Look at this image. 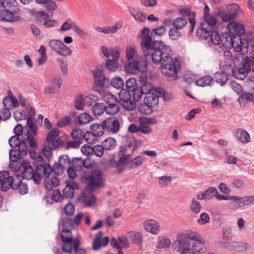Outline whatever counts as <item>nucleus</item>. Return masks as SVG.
<instances>
[{
    "mask_svg": "<svg viewBox=\"0 0 254 254\" xmlns=\"http://www.w3.org/2000/svg\"><path fill=\"white\" fill-rule=\"evenodd\" d=\"M141 50L143 56L151 58L154 64H161V70L163 75L171 77L177 74L180 68V61L170 56L171 47L162 41L153 40L141 48Z\"/></svg>",
    "mask_w": 254,
    "mask_h": 254,
    "instance_id": "f257e3e1",
    "label": "nucleus"
},
{
    "mask_svg": "<svg viewBox=\"0 0 254 254\" xmlns=\"http://www.w3.org/2000/svg\"><path fill=\"white\" fill-rule=\"evenodd\" d=\"M80 180L82 182L87 184L84 190L88 193H92L105 185L103 172L101 170L84 171L81 175Z\"/></svg>",
    "mask_w": 254,
    "mask_h": 254,
    "instance_id": "f03ea898",
    "label": "nucleus"
},
{
    "mask_svg": "<svg viewBox=\"0 0 254 254\" xmlns=\"http://www.w3.org/2000/svg\"><path fill=\"white\" fill-rule=\"evenodd\" d=\"M3 9L0 10V20L9 22L21 19L19 14L20 7L16 0H3Z\"/></svg>",
    "mask_w": 254,
    "mask_h": 254,
    "instance_id": "7ed1b4c3",
    "label": "nucleus"
},
{
    "mask_svg": "<svg viewBox=\"0 0 254 254\" xmlns=\"http://www.w3.org/2000/svg\"><path fill=\"white\" fill-rule=\"evenodd\" d=\"M19 136V135H13L8 140L9 146L13 148L9 151V159L13 162L26 156L28 152V146L25 143V139L24 138L20 139Z\"/></svg>",
    "mask_w": 254,
    "mask_h": 254,
    "instance_id": "20e7f679",
    "label": "nucleus"
},
{
    "mask_svg": "<svg viewBox=\"0 0 254 254\" xmlns=\"http://www.w3.org/2000/svg\"><path fill=\"white\" fill-rule=\"evenodd\" d=\"M29 13L37 24L43 26L45 28H53L58 23L57 20L51 19V15L44 10H38L35 8H32L29 10Z\"/></svg>",
    "mask_w": 254,
    "mask_h": 254,
    "instance_id": "39448f33",
    "label": "nucleus"
},
{
    "mask_svg": "<svg viewBox=\"0 0 254 254\" xmlns=\"http://www.w3.org/2000/svg\"><path fill=\"white\" fill-rule=\"evenodd\" d=\"M60 239L63 242L61 249L63 252L71 254L72 245L77 238H73L71 230L67 228H63L60 233Z\"/></svg>",
    "mask_w": 254,
    "mask_h": 254,
    "instance_id": "423d86ee",
    "label": "nucleus"
},
{
    "mask_svg": "<svg viewBox=\"0 0 254 254\" xmlns=\"http://www.w3.org/2000/svg\"><path fill=\"white\" fill-rule=\"evenodd\" d=\"M228 12L224 10L219 9L216 13V15L221 16L223 22L230 21L237 17L238 12L241 10V7L236 3H232L227 6Z\"/></svg>",
    "mask_w": 254,
    "mask_h": 254,
    "instance_id": "0eeeda50",
    "label": "nucleus"
},
{
    "mask_svg": "<svg viewBox=\"0 0 254 254\" xmlns=\"http://www.w3.org/2000/svg\"><path fill=\"white\" fill-rule=\"evenodd\" d=\"M71 160L67 154H63L59 156L58 161L55 162L53 165L55 175H62L66 168L71 166Z\"/></svg>",
    "mask_w": 254,
    "mask_h": 254,
    "instance_id": "6e6552de",
    "label": "nucleus"
},
{
    "mask_svg": "<svg viewBox=\"0 0 254 254\" xmlns=\"http://www.w3.org/2000/svg\"><path fill=\"white\" fill-rule=\"evenodd\" d=\"M227 29L232 35H234L237 41L240 42L243 39L241 36L245 33L244 26L236 21L230 22L227 25Z\"/></svg>",
    "mask_w": 254,
    "mask_h": 254,
    "instance_id": "1a4fd4ad",
    "label": "nucleus"
},
{
    "mask_svg": "<svg viewBox=\"0 0 254 254\" xmlns=\"http://www.w3.org/2000/svg\"><path fill=\"white\" fill-rule=\"evenodd\" d=\"M190 245L188 236L186 234L182 233L178 235L176 240L172 244V247L177 252H180L184 249L190 247Z\"/></svg>",
    "mask_w": 254,
    "mask_h": 254,
    "instance_id": "9d476101",
    "label": "nucleus"
},
{
    "mask_svg": "<svg viewBox=\"0 0 254 254\" xmlns=\"http://www.w3.org/2000/svg\"><path fill=\"white\" fill-rule=\"evenodd\" d=\"M93 75L96 84L101 87H109V78L104 74L103 69L96 68L93 71Z\"/></svg>",
    "mask_w": 254,
    "mask_h": 254,
    "instance_id": "9b49d317",
    "label": "nucleus"
},
{
    "mask_svg": "<svg viewBox=\"0 0 254 254\" xmlns=\"http://www.w3.org/2000/svg\"><path fill=\"white\" fill-rule=\"evenodd\" d=\"M103 126L105 130L113 133H117L120 129V122L115 117L111 116L103 121Z\"/></svg>",
    "mask_w": 254,
    "mask_h": 254,
    "instance_id": "f8f14e48",
    "label": "nucleus"
},
{
    "mask_svg": "<svg viewBox=\"0 0 254 254\" xmlns=\"http://www.w3.org/2000/svg\"><path fill=\"white\" fill-rule=\"evenodd\" d=\"M236 52H241L242 54H245L248 53L249 49H251V52L254 50V37L243 38L240 40L239 45H237Z\"/></svg>",
    "mask_w": 254,
    "mask_h": 254,
    "instance_id": "ddd939ff",
    "label": "nucleus"
},
{
    "mask_svg": "<svg viewBox=\"0 0 254 254\" xmlns=\"http://www.w3.org/2000/svg\"><path fill=\"white\" fill-rule=\"evenodd\" d=\"M221 44L223 45L225 49L233 48L236 51L237 45H239V42L237 41L234 35H232L229 32H226L221 36Z\"/></svg>",
    "mask_w": 254,
    "mask_h": 254,
    "instance_id": "4468645a",
    "label": "nucleus"
},
{
    "mask_svg": "<svg viewBox=\"0 0 254 254\" xmlns=\"http://www.w3.org/2000/svg\"><path fill=\"white\" fill-rule=\"evenodd\" d=\"M212 30V27L207 26L205 22L202 21L196 32V35L199 39L207 40L209 39Z\"/></svg>",
    "mask_w": 254,
    "mask_h": 254,
    "instance_id": "2eb2a0df",
    "label": "nucleus"
},
{
    "mask_svg": "<svg viewBox=\"0 0 254 254\" xmlns=\"http://www.w3.org/2000/svg\"><path fill=\"white\" fill-rule=\"evenodd\" d=\"M147 74L143 73V76L139 75L138 79L139 87L141 89V92L145 95L152 92L151 85L147 82Z\"/></svg>",
    "mask_w": 254,
    "mask_h": 254,
    "instance_id": "dca6fc26",
    "label": "nucleus"
},
{
    "mask_svg": "<svg viewBox=\"0 0 254 254\" xmlns=\"http://www.w3.org/2000/svg\"><path fill=\"white\" fill-rule=\"evenodd\" d=\"M158 95L153 92L148 93L144 97V103L147 105L148 107H154L158 104Z\"/></svg>",
    "mask_w": 254,
    "mask_h": 254,
    "instance_id": "f3484780",
    "label": "nucleus"
},
{
    "mask_svg": "<svg viewBox=\"0 0 254 254\" xmlns=\"http://www.w3.org/2000/svg\"><path fill=\"white\" fill-rule=\"evenodd\" d=\"M150 31V30L149 28L147 27H145L142 28L141 32V35L139 37V38L142 39L140 44L141 48L153 40V35L151 34L150 35H149Z\"/></svg>",
    "mask_w": 254,
    "mask_h": 254,
    "instance_id": "a211bd4d",
    "label": "nucleus"
},
{
    "mask_svg": "<svg viewBox=\"0 0 254 254\" xmlns=\"http://www.w3.org/2000/svg\"><path fill=\"white\" fill-rule=\"evenodd\" d=\"M21 165L24 168L22 174L23 178L28 180L31 179L33 177L34 171L29 162L27 160H23Z\"/></svg>",
    "mask_w": 254,
    "mask_h": 254,
    "instance_id": "6ab92c4d",
    "label": "nucleus"
},
{
    "mask_svg": "<svg viewBox=\"0 0 254 254\" xmlns=\"http://www.w3.org/2000/svg\"><path fill=\"white\" fill-rule=\"evenodd\" d=\"M145 230L153 234L159 233V225L157 222L153 220H149L145 221L144 224Z\"/></svg>",
    "mask_w": 254,
    "mask_h": 254,
    "instance_id": "aec40b11",
    "label": "nucleus"
},
{
    "mask_svg": "<svg viewBox=\"0 0 254 254\" xmlns=\"http://www.w3.org/2000/svg\"><path fill=\"white\" fill-rule=\"evenodd\" d=\"M227 206L232 210H236L239 208L245 207L243 197L233 195L232 201L228 204Z\"/></svg>",
    "mask_w": 254,
    "mask_h": 254,
    "instance_id": "412c9836",
    "label": "nucleus"
},
{
    "mask_svg": "<svg viewBox=\"0 0 254 254\" xmlns=\"http://www.w3.org/2000/svg\"><path fill=\"white\" fill-rule=\"evenodd\" d=\"M37 3L43 4L48 12H52L51 17H53V11L57 9L58 6L53 0H35Z\"/></svg>",
    "mask_w": 254,
    "mask_h": 254,
    "instance_id": "4be33fe9",
    "label": "nucleus"
},
{
    "mask_svg": "<svg viewBox=\"0 0 254 254\" xmlns=\"http://www.w3.org/2000/svg\"><path fill=\"white\" fill-rule=\"evenodd\" d=\"M35 171L40 174L44 173L46 175V178H49L52 173H54V169H53V166L47 163L46 165L38 164Z\"/></svg>",
    "mask_w": 254,
    "mask_h": 254,
    "instance_id": "5701e85b",
    "label": "nucleus"
},
{
    "mask_svg": "<svg viewBox=\"0 0 254 254\" xmlns=\"http://www.w3.org/2000/svg\"><path fill=\"white\" fill-rule=\"evenodd\" d=\"M89 128L92 136L94 137L102 136L105 130L103 126V122L101 124L95 123L90 125Z\"/></svg>",
    "mask_w": 254,
    "mask_h": 254,
    "instance_id": "b1692460",
    "label": "nucleus"
},
{
    "mask_svg": "<svg viewBox=\"0 0 254 254\" xmlns=\"http://www.w3.org/2000/svg\"><path fill=\"white\" fill-rule=\"evenodd\" d=\"M100 67L103 69H104L105 67H106L109 71H115L120 70L122 66L119 63H117V62L112 61L111 59H107L105 64L101 65Z\"/></svg>",
    "mask_w": 254,
    "mask_h": 254,
    "instance_id": "393cba45",
    "label": "nucleus"
},
{
    "mask_svg": "<svg viewBox=\"0 0 254 254\" xmlns=\"http://www.w3.org/2000/svg\"><path fill=\"white\" fill-rule=\"evenodd\" d=\"M34 136L28 137V138H24L25 139V143H28L29 149H28V152L30 156L32 158H34L36 157V153L35 148L37 147V143L34 139Z\"/></svg>",
    "mask_w": 254,
    "mask_h": 254,
    "instance_id": "a878e982",
    "label": "nucleus"
},
{
    "mask_svg": "<svg viewBox=\"0 0 254 254\" xmlns=\"http://www.w3.org/2000/svg\"><path fill=\"white\" fill-rule=\"evenodd\" d=\"M235 135L237 138L243 143H248L251 140L250 136L249 133L244 129H237L236 131Z\"/></svg>",
    "mask_w": 254,
    "mask_h": 254,
    "instance_id": "bb28decb",
    "label": "nucleus"
},
{
    "mask_svg": "<svg viewBox=\"0 0 254 254\" xmlns=\"http://www.w3.org/2000/svg\"><path fill=\"white\" fill-rule=\"evenodd\" d=\"M204 243L205 240H199L194 242L192 245V249H191V252H194V254H203L205 253L203 249Z\"/></svg>",
    "mask_w": 254,
    "mask_h": 254,
    "instance_id": "cd10ccee",
    "label": "nucleus"
},
{
    "mask_svg": "<svg viewBox=\"0 0 254 254\" xmlns=\"http://www.w3.org/2000/svg\"><path fill=\"white\" fill-rule=\"evenodd\" d=\"M60 134V130L57 128H54L51 130L49 131L46 137V141L49 145H53V143L55 142V140H57L56 138L59 136Z\"/></svg>",
    "mask_w": 254,
    "mask_h": 254,
    "instance_id": "c85d7f7f",
    "label": "nucleus"
},
{
    "mask_svg": "<svg viewBox=\"0 0 254 254\" xmlns=\"http://www.w3.org/2000/svg\"><path fill=\"white\" fill-rule=\"evenodd\" d=\"M129 11L134 18L140 22H143L146 19V14L135 8H129Z\"/></svg>",
    "mask_w": 254,
    "mask_h": 254,
    "instance_id": "c756f323",
    "label": "nucleus"
},
{
    "mask_svg": "<svg viewBox=\"0 0 254 254\" xmlns=\"http://www.w3.org/2000/svg\"><path fill=\"white\" fill-rule=\"evenodd\" d=\"M110 86L118 90L122 89L124 86V81L120 76L114 77L111 80L109 78V87Z\"/></svg>",
    "mask_w": 254,
    "mask_h": 254,
    "instance_id": "7c9ffc66",
    "label": "nucleus"
},
{
    "mask_svg": "<svg viewBox=\"0 0 254 254\" xmlns=\"http://www.w3.org/2000/svg\"><path fill=\"white\" fill-rule=\"evenodd\" d=\"M213 78L209 75H205L195 81V84L199 86L204 87L205 86L210 85L213 82Z\"/></svg>",
    "mask_w": 254,
    "mask_h": 254,
    "instance_id": "2f4dec72",
    "label": "nucleus"
},
{
    "mask_svg": "<svg viewBox=\"0 0 254 254\" xmlns=\"http://www.w3.org/2000/svg\"><path fill=\"white\" fill-rule=\"evenodd\" d=\"M144 156L138 155L129 162L128 169L131 170L140 166L144 162Z\"/></svg>",
    "mask_w": 254,
    "mask_h": 254,
    "instance_id": "473e14b6",
    "label": "nucleus"
},
{
    "mask_svg": "<svg viewBox=\"0 0 254 254\" xmlns=\"http://www.w3.org/2000/svg\"><path fill=\"white\" fill-rule=\"evenodd\" d=\"M45 187L46 189L50 190L52 189V186L54 187H57L59 186L60 181L56 176H52L51 178H46L45 179Z\"/></svg>",
    "mask_w": 254,
    "mask_h": 254,
    "instance_id": "72a5a7b5",
    "label": "nucleus"
},
{
    "mask_svg": "<svg viewBox=\"0 0 254 254\" xmlns=\"http://www.w3.org/2000/svg\"><path fill=\"white\" fill-rule=\"evenodd\" d=\"M118 101H115L105 106V112L111 116L116 114L120 111V107L117 105Z\"/></svg>",
    "mask_w": 254,
    "mask_h": 254,
    "instance_id": "f704fd0d",
    "label": "nucleus"
},
{
    "mask_svg": "<svg viewBox=\"0 0 254 254\" xmlns=\"http://www.w3.org/2000/svg\"><path fill=\"white\" fill-rule=\"evenodd\" d=\"M102 145L105 150H112L115 148L117 145V141L114 138L109 137L103 141Z\"/></svg>",
    "mask_w": 254,
    "mask_h": 254,
    "instance_id": "c9c22d12",
    "label": "nucleus"
},
{
    "mask_svg": "<svg viewBox=\"0 0 254 254\" xmlns=\"http://www.w3.org/2000/svg\"><path fill=\"white\" fill-rule=\"evenodd\" d=\"M249 60L248 59H244L243 63H242V67L238 68L237 71L239 73L243 74L246 76L247 75L248 72L251 71L252 69V66L249 63V62H248Z\"/></svg>",
    "mask_w": 254,
    "mask_h": 254,
    "instance_id": "e433bc0d",
    "label": "nucleus"
},
{
    "mask_svg": "<svg viewBox=\"0 0 254 254\" xmlns=\"http://www.w3.org/2000/svg\"><path fill=\"white\" fill-rule=\"evenodd\" d=\"M214 78L216 82L221 86L225 85L228 80L227 75L223 72H216L214 75Z\"/></svg>",
    "mask_w": 254,
    "mask_h": 254,
    "instance_id": "4c0bfd02",
    "label": "nucleus"
},
{
    "mask_svg": "<svg viewBox=\"0 0 254 254\" xmlns=\"http://www.w3.org/2000/svg\"><path fill=\"white\" fill-rule=\"evenodd\" d=\"M135 64H137V67H136V71H139L140 72V74L139 75H142L143 73L145 74H147V61L146 60H142V61H135Z\"/></svg>",
    "mask_w": 254,
    "mask_h": 254,
    "instance_id": "58836bf2",
    "label": "nucleus"
},
{
    "mask_svg": "<svg viewBox=\"0 0 254 254\" xmlns=\"http://www.w3.org/2000/svg\"><path fill=\"white\" fill-rule=\"evenodd\" d=\"M84 164L83 160L79 157H74L71 160V166L75 169V170H78V172H81L83 174V165Z\"/></svg>",
    "mask_w": 254,
    "mask_h": 254,
    "instance_id": "ea45409f",
    "label": "nucleus"
},
{
    "mask_svg": "<svg viewBox=\"0 0 254 254\" xmlns=\"http://www.w3.org/2000/svg\"><path fill=\"white\" fill-rule=\"evenodd\" d=\"M13 181V178L9 176V173L7 171H2L0 172V184H11Z\"/></svg>",
    "mask_w": 254,
    "mask_h": 254,
    "instance_id": "a19ab883",
    "label": "nucleus"
},
{
    "mask_svg": "<svg viewBox=\"0 0 254 254\" xmlns=\"http://www.w3.org/2000/svg\"><path fill=\"white\" fill-rule=\"evenodd\" d=\"M26 126L31 131L34 135H36L37 133V127L36 125V121L31 117H27Z\"/></svg>",
    "mask_w": 254,
    "mask_h": 254,
    "instance_id": "79ce46f5",
    "label": "nucleus"
},
{
    "mask_svg": "<svg viewBox=\"0 0 254 254\" xmlns=\"http://www.w3.org/2000/svg\"><path fill=\"white\" fill-rule=\"evenodd\" d=\"M71 135L73 140L75 141H79V142L84 139V137H85L83 131L78 128L73 129L71 133Z\"/></svg>",
    "mask_w": 254,
    "mask_h": 254,
    "instance_id": "37998d69",
    "label": "nucleus"
},
{
    "mask_svg": "<svg viewBox=\"0 0 254 254\" xmlns=\"http://www.w3.org/2000/svg\"><path fill=\"white\" fill-rule=\"evenodd\" d=\"M105 112V105L104 103H96L92 107V112L94 116L100 115Z\"/></svg>",
    "mask_w": 254,
    "mask_h": 254,
    "instance_id": "c03bdc74",
    "label": "nucleus"
},
{
    "mask_svg": "<svg viewBox=\"0 0 254 254\" xmlns=\"http://www.w3.org/2000/svg\"><path fill=\"white\" fill-rule=\"evenodd\" d=\"M209 39L215 45H221V36L219 35L217 31L212 30L210 36H209Z\"/></svg>",
    "mask_w": 254,
    "mask_h": 254,
    "instance_id": "a18cd8bd",
    "label": "nucleus"
},
{
    "mask_svg": "<svg viewBox=\"0 0 254 254\" xmlns=\"http://www.w3.org/2000/svg\"><path fill=\"white\" fill-rule=\"evenodd\" d=\"M188 23L187 20L184 17H180L175 19L173 22V25L177 29H183L185 27Z\"/></svg>",
    "mask_w": 254,
    "mask_h": 254,
    "instance_id": "49530a36",
    "label": "nucleus"
},
{
    "mask_svg": "<svg viewBox=\"0 0 254 254\" xmlns=\"http://www.w3.org/2000/svg\"><path fill=\"white\" fill-rule=\"evenodd\" d=\"M83 202L86 205L89 207L94 206L97 201V197L94 194H91L90 197H88L87 195L83 193Z\"/></svg>",
    "mask_w": 254,
    "mask_h": 254,
    "instance_id": "de8ad7c7",
    "label": "nucleus"
},
{
    "mask_svg": "<svg viewBox=\"0 0 254 254\" xmlns=\"http://www.w3.org/2000/svg\"><path fill=\"white\" fill-rule=\"evenodd\" d=\"M93 118L86 112L80 114L77 117V121L79 124L83 125L89 123Z\"/></svg>",
    "mask_w": 254,
    "mask_h": 254,
    "instance_id": "09e8293b",
    "label": "nucleus"
},
{
    "mask_svg": "<svg viewBox=\"0 0 254 254\" xmlns=\"http://www.w3.org/2000/svg\"><path fill=\"white\" fill-rule=\"evenodd\" d=\"M137 64H135V61H129L125 65V69L127 73L134 74L136 71Z\"/></svg>",
    "mask_w": 254,
    "mask_h": 254,
    "instance_id": "8fccbe9b",
    "label": "nucleus"
},
{
    "mask_svg": "<svg viewBox=\"0 0 254 254\" xmlns=\"http://www.w3.org/2000/svg\"><path fill=\"white\" fill-rule=\"evenodd\" d=\"M102 235L103 233L101 231H99L96 233L95 235V238L94 239L93 242L92 249L94 251H97L100 248H101V239Z\"/></svg>",
    "mask_w": 254,
    "mask_h": 254,
    "instance_id": "3c124183",
    "label": "nucleus"
},
{
    "mask_svg": "<svg viewBox=\"0 0 254 254\" xmlns=\"http://www.w3.org/2000/svg\"><path fill=\"white\" fill-rule=\"evenodd\" d=\"M98 100L97 96L94 94H90L84 98V105L88 107L93 106L94 104L97 103Z\"/></svg>",
    "mask_w": 254,
    "mask_h": 254,
    "instance_id": "603ef678",
    "label": "nucleus"
},
{
    "mask_svg": "<svg viewBox=\"0 0 254 254\" xmlns=\"http://www.w3.org/2000/svg\"><path fill=\"white\" fill-rule=\"evenodd\" d=\"M126 87L127 91H130L133 88L137 87L139 85L138 80L134 77L129 78L126 81Z\"/></svg>",
    "mask_w": 254,
    "mask_h": 254,
    "instance_id": "864d4df0",
    "label": "nucleus"
},
{
    "mask_svg": "<svg viewBox=\"0 0 254 254\" xmlns=\"http://www.w3.org/2000/svg\"><path fill=\"white\" fill-rule=\"evenodd\" d=\"M216 15H213L211 14H208V16H207V18L205 16H203L204 21L203 22H205L207 24V26L212 27L213 29V27L215 26L217 23V19L216 18Z\"/></svg>",
    "mask_w": 254,
    "mask_h": 254,
    "instance_id": "5fc2aeb1",
    "label": "nucleus"
},
{
    "mask_svg": "<svg viewBox=\"0 0 254 254\" xmlns=\"http://www.w3.org/2000/svg\"><path fill=\"white\" fill-rule=\"evenodd\" d=\"M238 100L240 105L242 102L251 101L254 103V95L249 92H245L239 97Z\"/></svg>",
    "mask_w": 254,
    "mask_h": 254,
    "instance_id": "6e6d98bb",
    "label": "nucleus"
},
{
    "mask_svg": "<svg viewBox=\"0 0 254 254\" xmlns=\"http://www.w3.org/2000/svg\"><path fill=\"white\" fill-rule=\"evenodd\" d=\"M171 244V241L169 239L163 237L159 239L156 245V247L158 248H168L170 247Z\"/></svg>",
    "mask_w": 254,
    "mask_h": 254,
    "instance_id": "4d7b16f0",
    "label": "nucleus"
},
{
    "mask_svg": "<svg viewBox=\"0 0 254 254\" xmlns=\"http://www.w3.org/2000/svg\"><path fill=\"white\" fill-rule=\"evenodd\" d=\"M130 237L131 241L132 242L137 244L139 247H140V246L142 245V236L141 233L138 232L130 233Z\"/></svg>",
    "mask_w": 254,
    "mask_h": 254,
    "instance_id": "13d9d810",
    "label": "nucleus"
},
{
    "mask_svg": "<svg viewBox=\"0 0 254 254\" xmlns=\"http://www.w3.org/2000/svg\"><path fill=\"white\" fill-rule=\"evenodd\" d=\"M80 242L79 239H76L74 244L72 245V250L78 254H86L85 249L79 248Z\"/></svg>",
    "mask_w": 254,
    "mask_h": 254,
    "instance_id": "bf43d9fd",
    "label": "nucleus"
},
{
    "mask_svg": "<svg viewBox=\"0 0 254 254\" xmlns=\"http://www.w3.org/2000/svg\"><path fill=\"white\" fill-rule=\"evenodd\" d=\"M75 108L76 110H82L84 106V97L81 94L74 100Z\"/></svg>",
    "mask_w": 254,
    "mask_h": 254,
    "instance_id": "052dcab7",
    "label": "nucleus"
},
{
    "mask_svg": "<svg viewBox=\"0 0 254 254\" xmlns=\"http://www.w3.org/2000/svg\"><path fill=\"white\" fill-rule=\"evenodd\" d=\"M92 155L95 154L97 157H101L104 154V147L103 145H96L92 146Z\"/></svg>",
    "mask_w": 254,
    "mask_h": 254,
    "instance_id": "680f3d73",
    "label": "nucleus"
},
{
    "mask_svg": "<svg viewBox=\"0 0 254 254\" xmlns=\"http://www.w3.org/2000/svg\"><path fill=\"white\" fill-rule=\"evenodd\" d=\"M57 53L63 56H66L70 55L72 53V51L63 43V45L60 46V48L57 51Z\"/></svg>",
    "mask_w": 254,
    "mask_h": 254,
    "instance_id": "e2e57ef3",
    "label": "nucleus"
},
{
    "mask_svg": "<svg viewBox=\"0 0 254 254\" xmlns=\"http://www.w3.org/2000/svg\"><path fill=\"white\" fill-rule=\"evenodd\" d=\"M180 29H177L174 26L171 28L169 31V36L172 40H176L181 36V33L179 31Z\"/></svg>",
    "mask_w": 254,
    "mask_h": 254,
    "instance_id": "0e129e2a",
    "label": "nucleus"
},
{
    "mask_svg": "<svg viewBox=\"0 0 254 254\" xmlns=\"http://www.w3.org/2000/svg\"><path fill=\"white\" fill-rule=\"evenodd\" d=\"M141 91V89L139 87V86L130 91V93H132V97L134 101H138L141 99L142 95L143 94L142 92Z\"/></svg>",
    "mask_w": 254,
    "mask_h": 254,
    "instance_id": "69168bd1",
    "label": "nucleus"
},
{
    "mask_svg": "<svg viewBox=\"0 0 254 254\" xmlns=\"http://www.w3.org/2000/svg\"><path fill=\"white\" fill-rule=\"evenodd\" d=\"M153 107H148L145 104L139 105L138 107V110L142 114L149 115L153 112L152 108Z\"/></svg>",
    "mask_w": 254,
    "mask_h": 254,
    "instance_id": "338daca9",
    "label": "nucleus"
},
{
    "mask_svg": "<svg viewBox=\"0 0 254 254\" xmlns=\"http://www.w3.org/2000/svg\"><path fill=\"white\" fill-rule=\"evenodd\" d=\"M190 208L193 212L197 214L200 211L202 208V206L198 201L196 200L195 198H193L192 199V202L190 204Z\"/></svg>",
    "mask_w": 254,
    "mask_h": 254,
    "instance_id": "774afa93",
    "label": "nucleus"
}]
</instances>
